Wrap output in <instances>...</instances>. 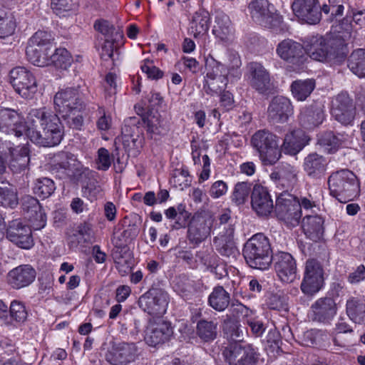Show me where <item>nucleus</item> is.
<instances>
[{"mask_svg":"<svg viewBox=\"0 0 365 365\" xmlns=\"http://www.w3.org/2000/svg\"><path fill=\"white\" fill-rule=\"evenodd\" d=\"M34 192L43 199L50 197L56 190L54 182L48 178H41L34 182Z\"/></svg>","mask_w":365,"mask_h":365,"instance_id":"nucleus-51","label":"nucleus"},{"mask_svg":"<svg viewBox=\"0 0 365 365\" xmlns=\"http://www.w3.org/2000/svg\"><path fill=\"white\" fill-rule=\"evenodd\" d=\"M327 161L325 158L317 153L308 155L304 160V170L312 178H319L326 170Z\"/></svg>","mask_w":365,"mask_h":365,"instance_id":"nucleus-34","label":"nucleus"},{"mask_svg":"<svg viewBox=\"0 0 365 365\" xmlns=\"http://www.w3.org/2000/svg\"><path fill=\"white\" fill-rule=\"evenodd\" d=\"M227 191V185L226 182L222 180H217L211 185L209 194L213 198H219L225 195Z\"/></svg>","mask_w":365,"mask_h":365,"instance_id":"nucleus-64","label":"nucleus"},{"mask_svg":"<svg viewBox=\"0 0 365 365\" xmlns=\"http://www.w3.org/2000/svg\"><path fill=\"white\" fill-rule=\"evenodd\" d=\"M205 69L204 91L211 96L220 93L227 84L224 65L212 57H207L205 59Z\"/></svg>","mask_w":365,"mask_h":365,"instance_id":"nucleus-9","label":"nucleus"},{"mask_svg":"<svg viewBox=\"0 0 365 365\" xmlns=\"http://www.w3.org/2000/svg\"><path fill=\"white\" fill-rule=\"evenodd\" d=\"M9 81L15 91L23 98L31 100L37 91L34 75L24 67H16L9 73Z\"/></svg>","mask_w":365,"mask_h":365,"instance_id":"nucleus-10","label":"nucleus"},{"mask_svg":"<svg viewBox=\"0 0 365 365\" xmlns=\"http://www.w3.org/2000/svg\"><path fill=\"white\" fill-rule=\"evenodd\" d=\"M304 51L311 58L318 61L341 63L346 56V48L340 38H313Z\"/></svg>","mask_w":365,"mask_h":365,"instance_id":"nucleus-3","label":"nucleus"},{"mask_svg":"<svg viewBox=\"0 0 365 365\" xmlns=\"http://www.w3.org/2000/svg\"><path fill=\"white\" fill-rule=\"evenodd\" d=\"M222 355L230 365H246L255 358V351L250 345L242 342H230L223 349Z\"/></svg>","mask_w":365,"mask_h":365,"instance_id":"nucleus-16","label":"nucleus"},{"mask_svg":"<svg viewBox=\"0 0 365 365\" xmlns=\"http://www.w3.org/2000/svg\"><path fill=\"white\" fill-rule=\"evenodd\" d=\"M252 209L258 215L267 216L273 209V201L266 187L256 185L251 196Z\"/></svg>","mask_w":365,"mask_h":365,"instance_id":"nucleus-26","label":"nucleus"},{"mask_svg":"<svg viewBox=\"0 0 365 365\" xmlns=\"http://www.w3.org/2000/svg\"><path fill=\"white\" fill-rule=\"evenodd\" d=\"M346 312L349 319L355 323L365 322V300L360 297H351L346 304Z\"/></svg>","mask_w":365,"mask_h":365,"instance_id":"nucleus-35","label":"nucleus"},{"mask_svg":"<svg viewBox=\"0 0 365 365\" xmlns=\"http://www.w3.org/2000/svg\"><path fill=\"white\" fill-rule=\"evenodd\" d=\"M349 69L359 78L365 76V49H357L349 58Z\"/></svg>","mask_w":365,"mask_h":365,"instance_id":"nucleus-47","label":"nucleus"},{"mask_svg":"<svg viewBox=\"0 0 365 365\" xmlns=\"http://www.w3.org/2000/svg\"><path fill=\"white\" fill-rule=\"evenodd\" d=\"M95 29L106 36L107 38L116 40L122 38L123 35L120 32L115 31L113 25L107 21H96L94 25Z\"/></svg>","mask_w":365,"mask_h":365,"instance_id":"nucleus-59","label":"nucleus"},{"mask_svg":"<svg viewBox=\"0 0 365 365\" xmlns=\"http://www.w3.org/2000/svg\"><path fill=\"white\" fill-rule=\"evenodd\" d=\"M92 239V227L88 223L80 224L75 232L69 237V243L72 247L90 242Z\"/></svg>","mask_w":365,"mask_h":365,"instance_id":"nucleus-49","label":"nucleus"},{"mask_svg":"<svg viewBox=\"0 0 365 365\" xmlns=\"http://www.w3.org/2000/svg\"><path fill=\"white\" fill-rule=\"evenodd\" d=\"M203 263L212 273L216 275L217 278L221 279L227 275L225 265L217 262V256L215 254L207 256L206 259H203Z\"/></svg>","mask_w":365,"mask_h":365,"instance_id":"nucleus-56","label":"nucleus"},{"mask_svg":"<svg viewBox=\"0 0 365 365\" xmlns=\"http://www.w3.org/2000/svg\"><path fill=\"white\" fill-rule=\"evenodd\" d=\"M212 217L207 213L195 214L189 225L188 240L195 245H199L210 234L213 224Z\"/></svg>","mask_w":365,"mask_h":365,"instance_id":"nucleus-15","label":"nucleus"},{"mask_svg":"<svg viewBox=\"0 0 365 365\" xmlns=\"http://www.w3.org/2000/svg\"><path fill=\"white\" fill-rule=\"evenodd\" d=\"M274 268L282 282H292L297 277V264L293 257L288 252H280L274 257Z\"/></svg>","mask_w":365,"mask_h":365,"instance_id":"nucleus-24","label":"nucleus"},{"mask_svg":"<svg viewBox=\"0 0 365 365\" xmlns=\"http://www.w3.org/2000/svg\"><path fill=\"white\" fill-rule=\"evenodd\" d=\"M54 162V166L56 168L64 170L68 175H74V171L78 170L81 167V163L75 155L67 152H61L56 155Z\"/></svg>","mask_w":365,"mask_h":365,"instance_id":"nucleus-36","label":"nucleus"},{"mask_svg":"<svg viewBox=\"0 0 365 365\" xmlns=\"http://www.w3.org/2000/svg\"><path fill=\"white\" fill-rule=\"evenodd\" d=\"M245 76L250 86L259 93L267 94L271 91L269 73L260 63H248Z\"/></svg>","mask_w":365,"mask_h":365,"instance_id":"nucleus-13","label":"nucleus"},{"mask_svg":"<svg viewBox=\"0 0 365 365\" xmlns=\"http://www.w3.org/2000/svg\"><path fill=\"white\" fill-rule=\"evenodd\" d=\"M324 284V269L321 263L314 259H309L304 264V275L301 290L307 295L318 292Z\"/></svg>","mask_w":365,"mask_h":365,"instance_id":"nucleus-12","label":"nucleus"},{"mask_svg":"<svg viewBox=\"0 0 365 365\" xmlns=\"http://www.w3.org/2000/svg\"><path fill=\"white\" fill-rule=\"evenodd\" d=\"M324 219L319 215H307L302 220V228L306 236L317 242L324 235Z\"/></svg>","mask_w":365,"mask_h":365,"instance_id":"nucleus-32","label":"nucleus"},{"mask_svg":"<svg viewBox=\"0 0 365 365\" xmlns=\"http://www.w3.org/2000/svg\"><path fill=\"white\" fill-rule=\"evenodd\" d=\"M331 113L343 125H351L355 118L356 108L353 100L346 93L338 94L331 102Z\"/></svg>","mask_w":365,"mask_h":365,"instance_id":"nucleus-14","label":"nucleus"},{"mask_svg":"<svg viewBox=\"0 0 365 365\" xmlns=\"http://www.w3.org/2000/svg\"><path fill=\"white\" fill-rule=\"evenodd\" d=\"M292 8L294 15L307 24H316L321 19L320 6L317 0H294Z\"/></svg>","mask_w":365,"mask_h":365,"instance_id":"nucleus-22","label":"nucleus"},{"mask_svg":"<svg viewBox=\"0 0 365 365\" xmlns=\"http://www.w3.org/2000/svg\"><path fill=\"white\" fill-rule=\"evenodd\" d=\"M235 225V221L231 218L230 214L225 212L220 215L217 227L218 233L214 237L213 245L223 256L235 257L238 252L234 238Z\"/></svg>","mask_w":365,"mask_h":365,"instance_id":"nucleus-6","label":"nucleus"},{"mask_svg":"<svg viewBox=\"0 0 365 365\" xmlns=\"http://www.w3.org/2000/svg\"><path fill=\"white\" fill-rule=\"evenodd\" d=\"M212 32L220 40H227L232 35V28L229 16L225 14H217Z\"/></svg>","mask_w":365,"mask_h":365,"instance_id":"nucleus-41","label":"nucleus"},{"mask_svg":"<svg viewBox=\"0 0 365 365\" xmlns=\"http://www.w3.org/2000/svg\"><path fill=\"white\" fill-rule=\"evenodd\" d=\"M252 144L264 161L273 164L279 159V139L269 131L261 130L256 132L252 138Z\"/></svg>","mask_w":365,"mask_h":365,"instance_id":"nucleus-7","label":"nucleus"},{"mask_svg":"<svg viewBox=\"0 0 365 365\" xmlns=\"http://www.w3.org/2000/svg\"><path fill=\"white\" fill-rule=\"evenodd\" d=\"M83 174L88 178V182L83 187V194L91 201L95 200L102 192L101 187L95 178L96 173L86 168L83 170Z\"/></svg>","mask_w":365,"mask_h":365,"instance_id":"nucleus-43","label":"nucleus"},{"mask_svg":"<svg viewBox=\"0 0 365 365\" xmlns=\"http://www.w3.org/2000/svg\"><path fill=\"white\" fill-rule=\"evenodd\" d=\"M275 210L277 217L288 227H296L302 217L299 200L288 192L281 193L277 198Z\"/></svg>","mask_w":365,"mask_h":365,"instance_id":"nucleus-8","label":"nucleus"},{"mask_svg":"<svg viewBox=\"0 0 365 365\" xmlns=\"http://www.w3.org/2000/svg\"><path fill=\"white\" fill-rule=\"evenodd\" d=\"M21 207L26 213V218L35 230L43 228L46 224V216L42 210L38 200L33 196L25 195L21 198Z\"/></svg>","mask_w":365,"mask_h":365,"instance_id":"nucleus-21","label":"nucleus"},{"mask_svg":"<svg viewBox=\"0 0 365 365\" xmlns=\"http://www.w3.org/2000/svg\"><path fill=\"white\" fill-rule=\"evenodd\" d=\"M243 255L250 267L262 270L268 269L272 259L269 239L262 233L253 235L245 243Z\"/></svg>","mask_w":365,"mask_h":365,"instance_id":"nucleus-5","label":"nucleus"},{"mask_svg":"<svg viewBox=\"0 0 365 365\" xmlns=\"http://www.w3.org/2000/svg\"><path fill=\"white\" fill-rule=\"evenodd\" d=\"M138 349L133 343H120L112 346L105 356L111 365H127L135 360Z\"/></svg>","mask_w":365,"mask_h":365,"instance_id":"nucleus-18","label":"nucleus"},{"mask_svg":"<svg viewBox=\"0 0 365 365\" xmlns=\"http://www.w3.org/2000/svg\"><path fill=\"white\" fill-rule=\"evenodd\" d=\"M173 333L170 322L160 318L149 321L145 331V340L146 343L155 346L168 341Z\"/></svg>","mask_w":365,"mask_h":365,"instance_id":"nucleus-17","label":"nucleus"},{"mask_svg":"<svg viewBox=\"0 0 365 365\" xmlns=\"http://www.w3.org/2000/svg\"><path fill=\"white\" fill-rule=\"evenodd\" d=\"M327 338V335L321 330L310 329L305 331L302 336V344L305 346H312L319 344V339Z\"/></svg>","mask_w":365,"mask_h":365,"instance_id":"nucleus-58","label":"nucleus"},{"mask_svg":"<svg viewBox=\"0 0 365 365\" xmlns=\"http://www.w3.org/2000/svg\"><path fill=\"white\" fill-rule=\"evenodd\" d=\"M324 114L321 106L314 105L303 108L298 120L299 124L306 129H313L324 120Z\"/></svg>","mask_w":365,"mask_h":365,"instance_id":"nucleus-29","label":"nucleus"},{"mask_svg":"<svg viewBox=\"0 0 365 365\" xmlns=\"http://www.w3.org/2000/svg\"><path fill=\"white\" fill-rule=\"evenodd\" d=\"M9 314L11 319L16 322H24L28 317V312L24 302L14 299L9 307Z\"/></svg>","mask_w":365,"mask_h":365,"instance_id":"nucleus-54","label":"nucleus"},{"mask_svg":"<svg viewBox=\"0 0 365 365\" xmlns=\"http://www.w3.org/2000/svg\"><path fill=\"white\" fill-rule=\"evenodd\" d=\"M53 38L51 34L44 31H36L29 39V53L34 56L36 51V47H43L44 49L53 48Z\"/></svg>","mask_w":365,"mask_h":365,"instance_id":"nucleus-42","label":"nucleus"},{"mask_svg":"<svg viewBox=\"0 0 365 365\" xmlns=\"http://www.w3.org/2000/svg\"><path fill=\"white\" fill-rule=\"evenodd\" d=\"M52 49H44L43 47H36V51L34 56L29 53V45L27 46L26 53L28 60L35 66L43 67L49 66L50 53Z\"/></svg>","mask_w":365,"mask_h":365,"instance_id":"nucleus-52","label":"nucleus"},{"mask_svg":"<svg viewBox=\"0 0 365 365\" xmlns=\"http://www.w3.org/2000/svg\"><path fill=\"white\" fill-rule=\"evenodd\" d=\"M297 169L287 163H283L276 168L270 174V178L274 181H279L283 186L294 185L297 181Z\"/></svg>","mask_w":365,"mask_h":365,"instance_id":"nucleus-33","label":"nucleus"},{"mask_svg":"<svg viewBox=\"0 0 365 365\" xmlns=\"http://www.w3.org/2000/svg\"><path fill=\"white\" fill-rule=\"evenodd\" d=\"M227 63L226 65V68H225V71L227 69L228 73L232 74V72L235 71L236 76L238 75V72L237 70L241 66L242 62L240 56L238 53L235 52H230L228 54Z\"/></svg>","mask_w":365,"mask_h":365,"instance_id":"nucleus-62","label":"nucleus"},{"mask_svg":"<svg viewBox=\"0 0 365 365\" xmlns=\"http://www.w3.org/2000/svg\"><path fill=\"white\" fill-rule=\"evenodd\" d=\"M223 331L227 339L232 342H242L243 332L240 329V325L237 322L228 319L225 321Z\"/></svg>","mask_w":365,"mask_h":365,"instance_id":"nucleus-53","label":"nucleus"},{"mask_svg":"<svg viewBox=\"0 0 365 365\" xmlns=\"http://www.w3.org/2000/svg\"><path fill=\"white\" fill-rule=\"evenodd\" d=\"M230 301V294L221 286L215 287L208 298L210 306L218 312H222L227 308Z\"/></svg>","mask_w":365,"mask_h":365,"instance_id":"nucleus-38","label":"nucleus"},{"mask_svg":"<svg viewBox=\"0 0 365 365\" xmlns=\"http://www.w3.org/2000/svg\"><path fill=\"white\" fill-rule=\"evenodd\" d=\"M250 190L251 184L247 182L237 183L232 193V201L237 205L244 204L247 200Z\"/></svg>","mask_w":365,"mask_h":365,"instance_id":"nucleus-55","label":"nucleus"},{"mask_svg":"<svg viewBox=\"0 0 365 365\" xmlns=\"http://www.w3.org/2000/svg\"><path fill=\"white\" fill-rule=\"evenodd\" d=\"M315 81L312 78L297 80L291 84L292 94L299 101H305L315 88Z\"/></svg>","mask_w":365,"mask_h":365,"instance_id":"nucleus-37","label":"nucleus"},{"mask_svg":"<svg viewBox=\"0 0 365 365\" xmlns=\"http://www.w3.org/2000/svg\"><path fill=\"white\" fill-rule=\"evenodd\" d=\"M16 23L14 14L4 9H0V38L11 36L16 29Z\"/></svg>","mask_w":365,"mask_h":365,"instance_id":"nucleus-45","label":"nucleus"},{"mask_svg":"<svg viewBox=\"0 0 365 365\" xmlns=\"http://www.w3.org/2000/svg\"><path fill=\"white\" fill-rule=\"evenodd\" d=\"M36 278V271L30 265H21L11 269L7 275L8 283L14 289L29 286Z\"/></svg>","mask_w":365,"mask_h":365,"instance_id":"nucleus-28","label":"nucleus"},{"mask_svg":"<svg viewBox=\"0 0 365 365\" xmlns=\"http://www.w3.org/2000/svg\"><path fill=\"white\" fill-rule=\"evenodd\" d=\"M269 7L270 4L267 0H253L249 4L247 9L253 21L268 26L273 18Z\"/></svg>","mask_w":365,"mask_h":365,"instance_id":"nucleus-30","label":"nucleus"},{"mask_svg":"<svg viewBox=\"0 0 365 365\" xmlns=\"http://www.w3.org/2000/svg\"><path fill=\"white\" fill-rule=\"evenodd\" d=\"M330 194L341 203L353 200L359 194V182L356 175L348 169L333 173L328 178Z\"/></svg>","mask_w":365,"mask_h":365,"instance_id":"nucleus-4","label":"nucleus"},{"mask_svg":"<svg viewBox=\"0 0 365 365\" xmlns=\"http://www.w3.org/2000/svg\"><path fill=\"white\" fill-rule=\"evenodd\" d=\"M29 150L27 145H24L19 149H14L11 151V159L9 167L15 173H19L24 170L30 161Z\"/></svg>","mask_w":365,"mask_h":365,"instance_id":"nucleus-39","label":"nucleus"},{"mask_svg":"<svg viewBox=\"0 0 365 365\" xmlns=\"http://www.w3.org/2000/svg\"><path fill=\"white\" fill-rule=\"evenodd\" d=\"M210 17L208 11L200 10L195 13L191 23V30L196 38L205 34L210 28Z\"/></svg>","mask_w":365,"mask_h":365,"instance_id":"nucleus-40","label":"nucleus"},{"mask_svg":"<svg viewBox=\"0 0 365 365\" xmlns=\"http://www.w3.org/2000/svg\"><path fill=\"white\" fill-rule=\"evenodd\" d=\"M197 334L204 341H212L217 335V324L212 321L200 319L197 324Z\"/></svg>","mask_w":365,"mask_h":365,"instance_id":"nucleus-46","label":"nucleus"},{"mask_svg":"<svg viewBox=\"0 0 365 365\" xmlns=\"http://www.w3.org/2000/svg\"><path fill=\"white\" fill-rule=\"evenodd\" d=\"M72 57L63 48H56L49 57V65H53L58 69L67 70L71 65Z\"/></svg>","mask_w":365,"mask_h":365,"instance_id":"nucleus-50","label":"nucleus"},{"mask_svg":"<svg viewBox=\"0 0 365 365\" xmlns=\"http://www.w3.org/2000/svg\"><path fill=\"white\" fill-rule=\"evenodd\" d=\"M31 226L23 225L16 220L11 222L6 230V238L22 249H29L34 245L31 235Z\"/></svg>","mask_w":365,"mask_h":365,"instance_id":"nucleus-23","label":"nucleus"},{"mask_svg":"<svg viewBox=\"0 0 365 365\" xmlns=\"http://www.w3.org/2000/svg\"><path fill=\"white\" fill-rule=\"evenodd\" d=\"M55 109L67 125L74 129H81L83 120L80 114L85 103L78 88H67L58 91L53 98Z\"/></svg>","mask_w":365,"mask_h":365,"instance_id":"nucleus-2","label":"nucleus"},{"mask_svg":"<svg viewBox=\"0 0 365 365\" xmlns=\"http://www.w3.org/2000/svg\"><path fill=\"white\" fill-rule=\"evenodd\" d=\"M277 55L284 61L299 65L304 62V48L302 44L292 39L281 41L277 47Z\"/></svg>","mask_w":365,"mask_h":365,"instance_id":"nucleus-25","label":"nucleus"},{"mask_svg":"<svg viewBox=\"0 0 365 365\" xmlns=\"http://www.w3.org/2000/svg\"><path fill=\"white\" fill-rule=\"evenodd\" d=\"M18 114L13 110L0 108V133L26 135L34 143L43 147L58 145L63 138V126L59 117L46 108L32 109L26 118V125L17 122Z\"/></svg>","mask_w":365,"mask_h":365,"instance_id":"nucleus-1","label":"nucleus"},{"mask_svg":"<svg viewBox=\"0 0 365 365\" xmlns=\"http://www.w3.org/2000/svg\"><path fill=\"white\" fill-rule=\"evenodd\" d=\"M141 70L145 73L148 78L158 80L161 78L163 76V71L153 64V62L150 61H145V63L141 66Z\"/></svg>","mask_w":365,"mask_h":365,"instance_id":"nucleus-61","label":"nucleus"},{"mask_svg":"<svg viewBox=\"0 0 365 365\" xmlns=\"http://www.w3.org/2000/svg\"><path fill=\"white\" fill-rule=\"evenodd\" d=\"M16 189L8 182L0 181V204L14 208L18 205Z\"/></svg>","mask_w":365,"mask_h":365,"instance_id":"nucleus-44","label":"nucleus"},{"mask_svg":"<svg viewBox=\"0 0 365 365\" xmlns=\"http://www.w3.org/2000/svg\"><path fill=\"white\" fill-rule=\"evenodd\" d=\"M169 302L168 293L162 288L153 286L140 297L139 307L150 315L160 317L166 312Z\"/></svg>","mask_w":365,"mask_h":365,"instance_id":"nucleus-11","label":"nucleus"},{"mask_svg":"<svg viewBox=\"0 0 365 365\" xmlns=\"http://www.w3.org/2000/svg\"><path fill=\"white\" fill-rule=\"evenodd\" d=\"M288 297L283 293L272 294L267 299V306L271 309L287 311L288 309Z\"/></svg>","mask_w":365,"mask_h":365,"instance_id":"nucleus-57","label":"nucleus"},{"mask_svg":"<svg viewBox=\"0 0 365 365\" xmlns=\"http://www.w3.org/2000/svg\"><path fill=\"white\" fill-rule=\"evenodd\" d=\"M309 138L301 129L291 130L286 134L282 149L286 153L296 155L308 143Z\"/></svg>","mask_w":365,"mask_h":365,"instance_id":"nucleus-31","label":"nucleus"},{"mask_svg":"<svg viewBox=\"0 0 365 365\" xmlns=\"http://www.w3.org/2000/svg\"><path fill=\"white\" fill-rule=\"evenodd\" d=\"M337 305L331 297H322L311 306V318L313 322L330 324L337 313Z\"/></svg>","mask_w":365,"mask_h":365,"instance_id":"nucleus-20","label":"nucleus"},{"mask_svg":"<svg viewBox=\"0 0 365 365\" xmlns=\"http://www.w3.org/2000/svg\"><path fill=\"white\" fill-rule=\"evenodd\" d=\"M245 322L251 328L252 333L257 336H261L265 331L263 322L257 318L252 317V315H250L245 319Z\"/></svg>","mask_w":365,"mask_h":365,"instance_id":"nucleus-63","label":"nucleus"},{"mask_svg":"<svg viewBox=\"0 0 365 365\" xmlns=\"http://www.w3.org/2000/svg\"><path fill=\"white\" fill-rule=\"evenodd\" d=\"M143 120L149 133L160 135L166 130V121L158 112H151Z\"/></svg>","mask_w":365,"mask_h":365,"instance_id":"nucleus-48","label":"nucleus"},{"mask_svg":"<svg viewBox=\"0 0 365 365\" xmlns=\"http://www.w3.org/2000/svg\"><path fill=\"white\" fill-rule=\"evenodd\" d=\"M137 119L135 117L130 118L125 120V123L121 129V140L124 147L128 150L139 151L143 147V138L139 134H135V131L138 130L135 126Z\"/></svg>","mask_w":365,"mask_h":365,"instance_id":"nucleus-27","label":"nucleus"},{"mask_svg":"<svg viewBox=\"0 0 365 365\" xmlns=\"http://www.w3.org/2000/svg\"><path fill=\"white\" fill-rule=\"evenodd\" d=\"M294 113L290 100L282 96L274 97L267 108V118L273 123H284Z\"/></svg>","mask_w":365,"mask_h":365,"instance_id":"nucleus-19","label":"nucleus"},{"mask_svg":"<svg viewBox=\"0 0 365 365\" xmlns=\"http://www.w3.org/2000/svg\"><path fill=\"white\" fill-rule=\"evenodd\" d=\"M113 160V155H111L106 148H101L98 150L97 158L95 161L98 170L103 171L108 170Z\"/></svg>","mask_w":365,"mask_h":365,"instance_id":"nucleus-60","label":"nucleus"}]
</instances>
